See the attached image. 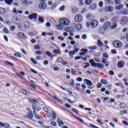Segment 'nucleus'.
<instances>
[{"mask_svg":"<svg viewBox=\"0 0 128 128\" xmlns=\"http://www.w3.org/2000/svg\"><path fill=\"white\" fill-rule=\"evenodd\" d=\"M59 22L60 24H62L64 26H70V20L66 18H61L59 20Z\"/></svg>","mask_w":128,"mask_h":128,"instance_id":"1","label":"nucleus"},{"mask_svg":"<svg viewBox=\"0 0 128 128\" xmlns=\"http://www.w3.org/2000/svg\"><path fill=\"white\" fill-rule=\"evenodd\" d=\"M98 22L96 20H92L91 22H88L86 24L87 28L92 27V28H94L98 26Z\"/></svg>","mask_w":128,"mask_h":128,"instance_id":"2","label":"nucleus"},{"mask_svg":"<svg viewBox=\"0 0 128 128\" xmlns=\"http://www.w3.org/2000/svg\"><path fill=\"white\" fill-rule=\"evenodd\" d=\"M84 82L85 84H88V88H89V90H92L93 88H94V84L92 81L88 79H84Z\"/></svg>","mask_w":128,"mask_h":128,"instance_id":"3","label":"nucleus"},{"mask_svg":"<svg viewBox=\"0 0 128 128\" xmlns=\"http://www.w3.org/2000/svg\"><path fill=\"white\" fill-rule=\"evenodd\" d=\"M112 44L114 48H120L122 46V44L120 41L118 40H115L113 41Z\"/></svg>","mask_w":128,"mask_h":128,"instance_id":"4","label":"nucleus"},{"mask_svg":"<svg viewBox=\"0 0 128 128\" xmlns=\"http://www.w3.org/2000/svg\"><path fill=\"white\" fill-rule=\"evenodd\" d=\"M30 102L32 104V108L34 110L33 114H36V110L37 106L36 104H38V102L36 101V100H34L33 99L30 100Z\"/></svg>","mask_w":128,"mask_h":128,"instance_id":"5","label":"nucleus"},{"mask_svg":"<svg viewBox=\"0 0 128 128\" xmlns=\"http://www.w3.org/2000/svg\"><path fill=\"white\" fill-rule=\"evenodd\" d=\"M116 18H114L112 20V26H110V30H114L115 28H116Z\"/></svg>","mask_w":128,"mask_h":128,"instance_id":"6","label":"nucleus"},{"mask_svg":"<svg viewBox=\"0 0 128 128\" xmlns=\"http://www.w3.org/2000/svg\"><path fill=\"white\" fill-rule=\"evenodd\" d=\"M40 3L38 4V8L40 10H46L48 6H46V2H40Z\"/></svg>","mask_w":128,"mask_h":128,"instance_id":"7","label":"nucleus"},{"mask_svg":"<svg viewBox=\"0 0 128 128\" xmlns=\"http://www.w3.org/2000/svg\"><path fill=\"white\" fill-rule=\"evenodd\" d=\"M128 17L124 16L121 18L120 24H122V26H124V24H128Z\"/></svg>","mask_w":128,"mask_h":128,"instance_id":"8","label":"nucleus"},{"mask_svg":"<svg viewBox=\"0 0 128 128\" xmlns=\"http://www.w3.org/2000/svg\"><path fill=\"white\" fill-rule=\"evenodd\" d=\"M31 20H36L38 18V14L34 13L28 16Z\"/></svg>","mask_w":128,"mask_h":128,"instance_id":"9","label":"nucleus"},{"mask_svg":"<svg viewBox=\"0 0 128 128\" xmlns=\"http://www.w3.org/2000/svg\"><path fill=\"white\" fill-rule=\"evenodd\" d=\"M74 20L76 22H80L82 20V16L80 14L76 15L74 17Z\"/></svg>","mask_w":128,"mask_h":128,"instance_id":"10","label":"nucleus"},{"mask_svg":"<svg viewBox=\"0 0 128 128\" xmlns=\"http://www.w3.org/2000/svg\"><path fill=\"white\" fill-rule=\"evenodd\" d=\"M24 118H27L29 120H32V118H34V114H32V110H30L28 112L27 116H24Z\"/></svg>","mask_w":128,"mask_h":128,"instance_id":"11","label":"nucleus"},{"mask_svg":"<svg viewBox=\"0 0 128 128\" xmlns=\"http://www.w3.org/2000/svg\"><path fill=\"white\" fill-rule=\"evenodd\" d=\"M110 26H112V24L110 22H106L104 24V28L106 30H110Z\"/></svg>","mask_w":128,"mask_h":128,"instance_id":"12","label":"nucleus"},{"mask_svg":"<svg viewBox=\"0 0 128 128\" xmlns=\"http://www.w3.org/2000/svg\"><path fill=\"white\" fill-rule=\"evenodd\" d=\"M104 11L106 12H114V7L112 6H106L104 8Z\"/></svg>","mask_w":128,"mask_h":128,"instance_id":"13","label":"nucleus"},{"mask_svg":"<svg viewBox=\"0 0 128 128\" xmlns=\"http://www.w3.org/2000/svg\"><path fill=\"white\" fill-rule=\"evenodd\" d=\"M22 3L24 4L25 6H30L34 4V2L28 0H24V1L22 2Z\"/></svg>","mask_w":128,"mask_h":128,"instance_id":"14","label":"nucleus"},{"mask_svg":"<svg viewBox=\"0 0 128 128\" xmlns=\"http://www.w3.org/2000/svg\"><path fill=\"white\" fill-rule=\"evenodd\" d=\"M17 36L18 38H21L22 40H24L26 38V34L22 32L18 33Z\"/></svg>","mask_w":128,"mask_h":128,"instance_id":"15","label":"nucleus"},{"mask_svg":"<svg viewBox=\"0 0 128 128\" xmlns=\"http://www.w3.org/2000/svg\"><path fill=\"white\" fill-rule=\"evenodd\" d=\"M126 64H124V61H120L118 62V68H124V66Z\"/></svg>","mask_w":128,"mask_h":128,"instance_id":"16","label":"nucleus"},{"mask_svg":"<svg viewBox=\"0 0 128 128\" xmlns=\"http://www.w3.org/2000/svg\"><path fill=\"white\" fill-rule=\"evenodd\" d=\"M120 14H122V16H128V10L125 9L124 10H122L120 11Z\"/></svg>","mask_w":128,"mask_h":128,"instance_id":"17","label":"nucleus"},{"mask_svg":"<svg viewBox=\"0 0 128 128\" xmlns=\"http://www.w3.org/2000/svg\"><path fill=\"white\" fill-rule=\"evenodd\" d=\"M56 26L58 30H62L64 28L62 24H56Z\"/></svg>","mask_w":128,"mask_h":128,"instance_id":"18","label":"nucleus"},{"mask_svg":"<svg viewBox=\"0 0 128 128\" xmlns=\"http://www.w3.org/2000/svg\"><path fill=\"white\" fill-rule=\"evenodd\" d=\"M74 28L77 30H80L82 28V24H78L75 25Z\"/></svg>","mask_w":128,"mask_h":128,"instance_id":"19","label":"nucleus"},{"mask_svg":"<svg viewBox=\"0 0 128 128\" xmlns=\"http://www.w3.org/2000/svg\"><path fill=\"white\" fill-rule=\"evenodd\" d=\"M23 94H24V96H30V93L28 92V91H26V90L22 89L21 90Z\"/></svg>","mask_w":128,"mask_h":128,"instance_id":"20","label":"nucleus"},{"mask_svg":"<svg viewBox=\"0 0 128 128\" xmlns=\"http://www.w3.org/2000/svg\"><path fill=\"white\" fill-rule=\"evenodd\" d=\"M18 28L20 30H26V28H24V26H22V24H18Z\"/></svg>","mask_w":128,"mask_h":128,"instance_id":"21","label":"nucleus"},{"mask_svg":"<svg viewBox=\"0 0 128 128\" xmlns=\"http://www.w3.org/2000/svg\"><path fill=\"white\" fill-rule=\"evenodd\" d=\"M106 30L104 27H102L99 30V32L104 34H106Z\"/></svg>","mask_w":128,"mask_h":128,"instance_id":"22","label":"nucleus"},{"mask_svg":"<svg viewBox=\"0 0 128 128\" xmlns=\"http://www.w3.org/2000/svg\"><path fill=\"white\" fill-rule=\"evenodd\" d=\"M65 32H72V27L65 28Z\"/></svg>","mask_w":128,"mask_h":128,"instance_id":"23","label":"nucleus"},{"mask_svg":"<svg viewBox=\"0 0 128 128\" xmlns=\"http://www.w3.org/2000/svg\"><path fill=\"white\" fill-rule=\"evenodd\" d=\"M46 56H50L52 58V60L54 58V55H52V53L49 51L46 52Z\"/></svg>","mask_w":128,"mask_h":128,"instance_id":"24","label":"nucleus"},{"mask_svg":"<svg viewBox=\"0 0 128 128\" xmlns=\"http://www.w3.org/2000/svg\"><path fill=\"white\" fill-rule=\"evenodd\" d=\"M24 27L26 28H30V23L28 22H24Z\"/></svg>","mask_w":128,"mask_h":128,"instance_id":"25","label":"nucleus"},{"mask_svg":"<svg viewBox=\"0 0 128 128\" xmlns=\"http://www.w3.org/2000/svg\"><path fill=\"white\" fill-rule=\"evenodd\" d=\"M88 48H89V50H96L98 48V46H90L88 47Z\"/></svg>","mask_w":128,"mask_h":128,"instance_id":"26","label":"nucleus"},{"mask_svg":"<svg viewBox=\"0 0 128 128\" xmlns=\"http://www.w3.org/2000/svg\"><path fill=\"white\" fill-rule=\"evenodd\" d=\"M122 8H124V6L122 4H120L119 6H116L115 8V10H122Z\"/></svg>","mask_w":128,"mask_h":128,"instance_id":"27","label":"nucleus"},{"mask_svg":"<svg viewBox=\"0 0 128 128\" xmlns=\"http://www.w3.org/2000/svg\"><path fill=\"white\" fill-rule=\"evenodd\" d=\"M90 9L92 10H94L96 9V4H92V6H90Z\"/></svg>","mask_w":128,"mask_h":128,"instance_id":"28","label":"nucleus"},{"mask_svg":"<svg viewBox=\"0 0 128 128\" xmlns=\"http://www.w3.org/2000/svg\"><path fill=\"white\" fill-rule=\"evenodd\" d=\"M5 2L7 4H8V6H12V4L14 0H4Z\"/></svg>","mask_w":128,"mask_h":128,"instance_id":"29","label":"nucleus"},{"mask_svg":"<svg viewBox=\"0 0 128 128\" xmlns=\"http://www.w3.org/2000/svg\"><path fill=\"white\" fill-rule=\"evenodd\" d=\"M107 20L108 18L106 16H105L103 18H100L99 22H106V20Z\"/></svg>","mask_w":128,"mask_h":128,"instance_id":"30","label":"nucleus"},{"mask_svg":"<svg viewBox=\"0 0 128 128\" xmlns=\"http://www.w3.org/2000/svg\"><path fill=\"white\" fill-rule=\"evenodd\" d=\"M90 62L91 63V66H96V64L98 63H96V62H94V60H90Z\"/></svg>","mask_w":128,"mask_h":128,"instance_id":"31","label":"nucleus"},{"mask_svg":"<svg viewBox=\"0 0 128 128\" xmlns=\"http://www.w3.org/2000/svg\"><path fill=\"white\" fill-rule=\"evenodd\" d=\"M64 60H62V58H61V57H58V58H57V60H56V62L57 64H62V62Z\"/></svg>","mask_w":128,"mask_h":128,"instance_id":"32","label":"nucleus"},{"mask_svg":"<svg viewBox=\"0 0 128 128\" xmlns=\"http://www.w3.org/2000/svg\"><path fill=\"white\" fill-rule=\"evenodd\" d=\"M98 46H100V47H102V46H104V44L102 43V40H98Z\"/></svg>","mask_w":128,"mask_h":128,"instance_id":"33","label":"nucleus"},{"mask_svg":"<svg viewBox=\"0 0 128 128\" xmlns=\"http://www.w3.org/2000/svg\"><path fill=\"white\" fill-rule=\"evenodd\" d=\"M96 66L97 68H103L104 66V64H102L97 63Z\"/></svg>","mask_w":128,"mask_h":128,"instance_id":"34","label":"nucleus"},{"mask_svg":"<svg viewBox=\"0 0 128 128\" xmlns=\"http://www.w3.org/2000/svg\"><path fill=\"white\" fill-rule=\"evenodd\" d=\"M74 118H76V120H80V122H82V124H84V120H82V118H80V117H78L76 116H74Z\"/></svg>","mask_w":128,"mask_h":128,"instance_id":"35","label":"nucleus"},{"mask_svg":"<svg viewBox=\"0 0 128 128\" xmlns=\"http://www.w3.org/2000/svg\"><path fill=\"white\" fill-rule=\"evenodd\" d=\"M78 8L76 7H73L72 8V12H74V14H76L77 12H78Z\"/></svg>","mask_w":128,"mask_h":128,"instance_id":"36","label":"nucleus"},{"mask_svg":"<svg viewBox=\"0 0 128 128\" xmlns=\"http://www.w3.org/2000/svg\"><path fill=\"white\" fill-rule=\"evenodd\" d=\"M52 98H54V100H58L59 102H62V100H60L58 98H56V96H52Z\"/></svg>","mask_w":128,"mask_h":128,"instance_id":"37","label":"nucleus"},{"mask_svg":"<svg viewBox=\"0 0 128 128\" xmlns=\"http://www.w3.org/2000/svg\"><path fill=\"white\" fill-rule=\"evenodd\" d=\"M0 12L2 14H6V10L2 8H0Z\"/></svg>","mask_w":128,"mask_h":128,"instance_id":"38","label":"nucleus"},{"mask_svg":"<svg viewBox=\"0 0 128 128\" xmlns=\"http://www.w3.org/2000/svg\"><path fill=\"white\" fill-rule=\"evenodd\" d=\"M120 106L121 108H126V106L124 103H121L120 104Z\"/></svg>","mask_w":128,"mask_h":128,"instance_id":"39","label":"nucleus"},{"mask_svg":"<svg viewBox=\"0 0 128 128\" xmlns=\"http://www.w3.org/2000/svg\"><path fill=\"white\" fill-rule=\"evenodd\" d=\"M92 0H86L85 1V4H87V6H90V4H92Z\"/></svg>","mask_w":128,"mask_h":128,"instance_id":"40","label":"nucleus"},{"mask_svg":"<svg viewBox=\"0 0 128 128\" xmlns=\"http://www.w3.org/2000/svg\"><path fill=\"white\" fill-rule=\"evenodd\" d=\"M58 120H60V118H58L57 122L58 123L60 126H64V122H62V121H58Z\"/></svg>","mask_w":128,"mask_h":128,"instance_id":"41","label":"nucleus"},{"mask_svg":"<svg viewBox=\"0 0 128 128\" xmlns=\"http://www.w3.org/2000/svg\"><path fill=\"white\" fill-rule=\"evenodd\" d=\"M52 116L54 120H56V112H52Z\"/></svg>","mask_w":128,"mask_h":128,"instance_id":"42","label":"nucleus"},{"mask_svg":"<svg viewBox=\"0 0 128 128\" xmlns=\"http://www.w3.org/2000/svg\"><path fill=\"white\" fill-rule=\"evenodd\" d=\"M36 54H38V56H42V52L40 50H38L35 52Z\"/></svg>","mask_w":128,"mask_h":128,"instance_id":"43","label":"nucleus"},{"mask_svg":"<svg viewBox=\"0 0 128 128\" xmlns=\"http://www.w3.org/2000/svg\"><path fill=\"white\" fill-rule=\"evenodd\" d=\"M38 20L40 22H42V23L44 22V17H40L38 18Z\"/></svg>","mask_w":128,"mask_h":128,"instance_id":"44","label":"nucleus"},{"mask_svg":"<svg viewBox=\"0 0 128 128\" xmlns=\"http://www.w3.org/2000/svg\"><path fill=\"white\" fill-rule=\"evenodd\" d=\"M30 60L32 63L34 64H37L38 62H36V60H34V58H31Z\"/></svg>","mask_w":128,"mask_h":128,"instance_id":"45","label":"nucleus"},{"mask_svg":"<svg viewBox=\"0 0 128 128\" xmlns=\"http://www.w3.org/2000/svg\"><path fill=\"white\" fill-rule=\"evenodd\" d=\"M100 82H102V84H108V82L106 80H101Z\"/></svg>","mask_w":128,"mask_h":128,"instance_id":"46","label":"nucleus"},{"mask_svg":"<svg viewBox=\"0 0 128 128\" xmlns=\"http://www.w3.org/2000/svg\"><path fill=\"white\" fill-rule=\"evenodd\" d=\"M88 49H84L83 48L80 50V52H81L84 53V54H86V52H88Z\"/></svg>","mask_w":128,"mask_h":128,"instance_id":"47","label":"nucleus"},{"mask_svg":"<svg viewBox=\"0 0 128 128\" xmlns=\"http://www.w3.org/2000/svg\"><path fill=\"white\" fill-rule=\"evenodd\" d=\"M71 73L74 76H76V70H74V69H72L71 70Z\"/></svg>","mask_w":128,"mask_h":128,"instance_id":"48","label":"nucleus"},{"mask_svg":"<svg viewBox=\"0 0 128 128\" xmlns=\"http://www.w3.org/2000/svg\"><path fill=\"white\" fill-rule=\"evenodd\" d=\"M53 52L54 54H58L60 52V50H56V49L54 50Z\"/></svg>","mask_w":128,"mask_h":128,"instance_id":"49","label":"nucleus"},{"mask_svg":"<svg viewBox=\"0 0 128 128\" xmlns=\"http://www.w3.org/2000/svg\"><path fill=\"white\" fill-rule=\"evenodd\" d=\"M10 30H12V32H14V30H16V26H11L10 28Z\"/></svg>","mask_w":128,"mask_h":128,"instance_id":"50","label":"nucleus"},{"mask_svg":"<svg viewBox=\"0 0 128 128\" xmlns=\"http://www.w3.org/2000/svg\"><path fill=\"white\" fill-rule=\"evenodd\" d=\"M65 8H66V6H64V5L61 6L60 8V12H64V10Z\"/></svg>","mask_w":128,"mask_h":128,"instance_id":"51","label":"nucleus"},{"mask_svg":"<svg viewBox=\"0 0 128 128\" xmlns=\"http://www.w3.org/2000/svg\"><path fill=\"white\" fill-rule=\"evenodd\" d=\"M14 56H16V58H22V56L20 54L18 53H15L14 54Z\"/></svg>","mask_w":128,"mask_h":128,"instance_id":"52","label":"nucleus"},{"mask_svg":"<svg viewBox=\"0 0 128 128\" xmlns=\"http://www.w3.org/2000/svg\"><path fill=\"white\" fill-rule=\"evenodd\" d=\"M98 6L100 8H102V6H104V2H99Z\"/></svg>","mask_w":128,"mask_h":128,"instance_id":"53","label":"nucleus"},{"mask_svg":"<svg viewBox=\"0 0 128 128\" xmlns=\"http://www.w3.org/2000/svg\"><path fill=\"white\" fill-rule=\"evenodd\" d=\"M76 88L77 90H79L80 88H78V86H80V84H78V83H76Z\"/></svg>","mask_w":128,"mask_h":128,"instance_id":"54","label":"nucleus"},{"mask_svg":"<svg viewBox=\"0 0 128 128\" xmlns=\"http://www.w3.org/2000/svg\"><path fill=\"white\" fill-rule=\"evenodd\" d=\"M34 114H35V116L36 118H38V120H40V118H42V116H40H40H38V114L36 113V112H35V113H34Z\"/></svg>","mask_w":128,"mask_h":128,"instance_id":"55","label":"nucleus"},{"mask_svg":"<svg viewBox=\"0 0 128 128\" xmlns=\"http://www.w3.org/2000/svg\"><path fill=\"white\" fill-rule=\"evenodd\" d=\"M54 72H58V70H60V68L58 66H55L54 68Z\"/></svg>","mask_w":128,"mask_h":128,"instance_id":"56","label":"nucleus"},{"mask_svg":"<svg viewBox=\"0 0 128 128\" xmlns=\"http://www.w3.org/2000/svg\"><path fill=\"white\" fill-rule=\"evenodd\" d=\"M82 40H86L88 38V36L86 34H84L82 36Z\"/></svg>","mask_w":128,"mask_h":128,"instance_id":"57","label":"nucleus"},{"mask_svg":"<svg viewBox=\"0 0 128 128\" xmlns=\"http://www.w3.org/2000/svg\"><path fill=\"white\" fill-rule=\"evenodd\" d=\"M114 2L116 4H120L121 2L120 0H114Z\"/></svg>","mask_w":128,"mask_h":128,"instance_id":"58","label":"nucleus"},{"mask_svg":"<svg viewBox=\"0 0 128 128\" xmlns=\"http://www.w3.org/2000/svg\"><path fill=\"white\" fill-rule=\"evenodd\" d=\"M4 32L6 34H10V32H8V30L6 28H4Z\"/></svg>","mask_w":128,"mask_h":128,"instance_id":"59","label":"nucleus"},{"mask_svg":"<svg viewBox=\"0 0 128 128\" xmlns=\"http://www.w3.org/2000/svg\"><path fill=\"white\" fill-rule=\"evenodd\" d=\"M102 83H98L97 84V88H102Z\"/></svg>","mask_w":128,"mask_h":128,"instance_id":"60","label":"nucleus"},{"mask_svg":"<svg viewBox=\"0 0 128 128\" xmlns=\"http://www.w3.org/2000/svg\"><path fill=\"white\" fill-rule=\"evenodd\" d=\"M35 49L36 50H40V46L38 44L35 46Z\"/></svg>","mask_w":128,"mask_h":128,"instance_id":"61","label":"nucleus"},{"mask_svg":"<svg viewBox=\"0 0 128 128\" xmlns=\"http://www.w3.org/2000/svg\"><path fill=\"white\" fill-rule=\"evenodd\" d=\"M87 10H86V8H83L82 10V14H86V12Z\"/></svg>","mask_w":128,"mask_h":128,"instance_id":"62","label":"nucleus"},{"mask_svg":"<svg viewBox=\"0 0 128 128\" xmlns=\"http://www.w3.org/2000/svg\"><path fill=\"white\" fill-rule=\"evenodd\" d=\"M102 62L103 64H108V62L106 61V59L102 58Z\"/></svg>","mask_w":128,"mask_h":128,"instance_id":"63","label":"nucleus"},{"mask_svg":"<svg viewBox=\"0 0 128 128\" xmlns=\"http://www.w3.org/2000/svg\"><path fill=\"white\" fill-rule=\"evenodd\" d=\"M70 56H74V51H70L69 52Z\"/></svg>","mask_w":128,"mask_h":128,"instance_id":"64","label":"nucleus"}]
</instances>
